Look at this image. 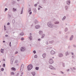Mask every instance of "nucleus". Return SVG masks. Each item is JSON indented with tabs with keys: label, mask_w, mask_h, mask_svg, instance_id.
Returning <instances> with one entry per match:
<instances>
[{
	"label": "nucleus",
	"mask_w": 76,
	"mask_h": 76,
	"mask_svg": "<svg viewBox=\"0 0 76 76\" xmlns=\"http://www.w3.org/2000/svg\"><path fill=\"white\" fill-rule=\"evenodd\" d=\"M3 66L4 67H5V66H6V64H3Z\"/></svg>",
	"instance_id": "obj_32"
},
{
	"label": "nucleus",
	"mask_w": 76,
	"mask_h": 76,
	"mask_svg": "<svg viewBox=\"0 0 76 76\" xmlns=\"http://www.w3.org/2000/svg\"><path fill=\"white\" fill-rule=\"evenodd\" d=\"M23 7H22V9L21 10V12L20 13L21 15L22 14V13H23Z\"/></svg>",
	"instance_id": "obj_19"
},
{
	"label": "nucleus",
	"mask_w": 76,
	"mask_h": 76,
	"mask_svg": "<svg viewBox=\"0 0 76 76\" xmlns=\"http://www.w3.org/2000/svg\"><path fill=\"white\" fill-rule=\"evenodd\" d=\"M18 63V61L16 60L15 61V63Z\"/></svg>",
	"instance_id": "obj_33"
},
{
	"label": "nucleus",
	"mask_w": 76,
	"mask_h": 76,
	"mask_svg": "<svg viewBox=\"0 0 76 76\" xmlns=\"http://www.w3.org/2000/svg\"><path fill=\"white\" fill-rule=\"evenodd\" d=\"M1 70L2 72H3V71H4V68H2L1 69Z\"/></svg>",
	"instance_id": "obj_27"
},
{
	"label": "nucleus",
	"mask_w": 76,
	"mask_h": 76,
	"mask_svg": "<svg viewBox=\"0 0 76 76\" xmlns=\"http://www.w3.org/2000/svg\"><path fill=\"white\" fill-rule=\"evenodd\" d=\"M9 46L10 47H11V42H10L9 44Z\"/></svg>",
	"instance_id": "obj_38"
},
{
	"label": "nucleus",
	"mask_w": 76,
	"mask_h": 76,
	"mask_svg": "<svg viewBox=\"0 0 76 76\" xmlns=\"http://www.w3.org/2000/svg\"><path fill=\"white\" fill-rule=\"evenodd\" d=\"M33 52L34 53V54H36V51L34 50L33 51Z\"/></svg>",
	"instance_id": "obj_37"
},
{
	"label": "nucleus",
	"mask_w": 76,
	"mask_h": 76,
	"mask_svg": "<svg viewBox=\"0 0 76 76\" xmlns=\"http://www.w3.org/2000/svg\"><path fill=\"white\" fill-rule=\"evenodd\" d=\"M66 3L68 5H69L70 4V1H66Z\"/></svg>",
	"instance_id": "obj_11"
},
{
	"label": "nucleus",
	"mask_w": 76,
	"mask_h": 76,
	"mask_svg": "<svg viewBox=\"0 0 76 76\" xmlns=\"http://www.w3.org/2000/svg\"><path fill=\"white\" fill-rule=\"evenodd\" d=\"M60 73H61L62 74H64V72H63L62 71H61L60 72Z\"/></svg>",
	"instance_id": "obj_46"
},
{
	"label": "nucleus",
	"mask_w": 76,
	"mask_h": 76,
	"mask_svg": "<svg viewBox=\"0 0 76 76\" xmlns=\"http://www.w3.org/2000/svg\"><path fill=\"white\" fill-rule=\"evenodd\" d=\"M26 50V48H25L24 47H22L20 49L21 51H22V52H23L24 51H25Z\"/></svg>",
	"instance_id": "obj_5"
},
{
	"label": "nucleus",
	"mask_w": 76,
	"mask_h": 76,
	"mask_svg": "<svg viewBox=\"0 0 76 76\" xmlns=\"http://www.w3.org/2000/svg\"><path fill=\"white\" fill-rule=\"evenodd\" d=\"M19 75V73H17V76L18 75Z\"/></svg>",
	"instance_id": "obj_61"
},
{
	"label": "nucleus",
	"mask_w": 76,
	"mask_h": 76,
	"mask_svg": "<svg viewBox=\"0 0 76 76\" xmlns=\"http://www.w3.org/2000/svg\"><path fill=\"white\" fill-rule=\"evenodd\" d=\"M40 9V8H38V10H39Z\"/></svg>",
	"instance_id": "obj_62"
},
{
	"label": "nucleus",
	"mask_w": 76,
	"mask_h": 76,
	"mask_svg": "<svg viewBox=\"0 0 76 76\" xmlns=\"http://www.w3.org/2000/svg\"><path fill=\"white\" fill-rule=\"evenodd\" d=\"M70 69H71L72 71H73V69H72V68H70Z\"/></svg>",
	"instance_id": "obj_51"
},
{
	"label": "nucleus",
	"mask_w": 76,
	"mask_h": 76,
	"mask_svg": "<svg viewBox=\"0 0 76 76\" xmlns=\"http://www.w3.org/2000/svg\"><path fill=\"white\" fill-rule=\"evenodd\" d=\"M8 9L7 8H5V12H6V11H7V10Z\"/></svg>",
	"instance_id": "obj_41"
},
{
	"label": "nucleus",
	"mask_w": 76,
	"mask_h": 76,
	"mask_svg": "<svg viewBox=\"0 0 76 76\" xmlns=\"http://www.w3.org/2000/svg\"><path fill=\"white\" fill-rule=\"evenodd\" d=\"M66 56H68L69 54L68 52H67L65 53Z\"/></svg>",
	"instance_id": "obj_23"
},
{
	"label": "nucleus",
	"mask_w": 76,
	"mask_h": 76,
	"mask_svg": "<svg viewBox=\"0 0 76 76\" xmlns=\"http://www.w3.org/2000/svg\"><path fill=\"white\" fill-rule=\"evenodd\" d=\"M39 35H41L42 34V31H39Z\"/></svg>",
	"instance_id": "obj_17"
},
{
	"label": "nucleus",
	"mask_w": 76,
	"mask_h": 76,
	"mask_svg": "<svg viewBox=\"0 0 76 76\" xmlns=\"http://www.w3.org/2000/svg\"><path fill=\"white\" fill-rule=\"evenodd\" d=\"M69 69L67 70V72H69Z\"/></svg>",
	"instance_id": "obj_60"
},
{
	"label": "nucleus",
	"mask_w": 76,
	"mask_h": 76,
	"mask_svg": "<svg viewBox=\"0 0 76 76\" xmlns=\"http://www.w3.org/2000/svg\"><path fill=\"white\" fill-rule=\"evenodd\" d=\"M34 58H37V55H35L34 56Z\"/></svg>",
	"instance_id": "obj_40"
},
{
	"label": "nucleus",
	"mask_w": 76,
	"mask_h": 76,
	"mask_svg": "<svg viewBox=\"0 0 76 76\" xmlns=\"http://www.w3.org/2000/svg\"><path fill=\"white\" fill-rule=\"evenodd\" d=\"M41 40V39H38V41H40Z\"/></svg>",
	"instance_id": "obj_53"
},
{
	"label": "nucleus",
	"mask_w": 76,
	"mask_h": 76,
	"mask_svg": "<svg viewBox=\"0 0 76 76\" xmlns=\"http://www.w3.org/2000/svg\"><path fill=\"white\" fill-rule=\"evenodd\" d=\"M73 37H74L73 35H72L70 38V39H69L70 41H72V40H73Z\"/></svg>",
	"instance_id": "obj_9"
},
{
	"label": "nucleus",
	"mask_w": 76,
	"mask_h": 76,
	"mask_svg": "<svg viewBox=\"0 0 76 76\" xmlns=\"http://www.w3.org/2000/svg\"><path fill=\"white\" fill-rule=\"evenodd\" d=\"M21 40V41H23V40H24V38H23V37L22 38Z\"/></svg>",
	"instance_id": "obj_44"
},
{
	"label": "nucleus",
	"mask_w": 76,
	"mask_h": 76,
	"mask_svg": "<svg viewBox=\"0 0 76 76\" xmlns=\"http://www.w3.org/2000/svg\"><path fill=\"white\" fill-rule=\"evenodd\" d=\"M39 7H40V8H42V7L41 6L39 5Z\"/></svg>",
	"instance_id": "obj_54"
},
{
	"label": "nucleus",
	"mask_w": 76,
	"mask_h": 76,
	"mask_svg": "<svg viewBox=\"0 0 76 76\" xmlns=\"http://www.w3.org/2000/svg\"><path fill=\"white\" fill-rule=\"evenodd\" d=\"M10 25V23L9 22H8L7 23V25Z\"/></svg>",
	"instance_id": "obj_50"
},
{
	"label": "nucleus",
	"mask_w": 76,
	"mask_h": 76,
	"mask_svg": "<svg viewBox=\"0 0 76 76\" xmlns=\"http://www.w3.org/2000/svg\"><path fill=\"white\" fill-rule=\"evenodd\" d=\"M24 68V65L23 64H21V65L20 71V72H22L23 70V69Z\"/></svg>",
	"instance_id": "obj_3"
},
{
	"label": "nucleus",
	"mask_w": 76,
	"mask_h": 76,
	"mask_svg": "<svg viewBox=\"0 0 76 76\" xmlns=\"http://www.w3.org/2000/svg\"><path fill=\"white\" fill-rule=\"evenodd\" d=\"M35 69L36 70H39V67H36Z\"/></svg>",
	"instance_id": "obj_26"
},
{
	"label": "nucleus",
	"mask_w": 76,
	"mask_h": 76,
	"mask_svg": "<svg viewBox=\"0 0 76 76\" xmlns=\"http://www.w3.org/2000/svg\"><path fill=\"white\" fill-rule=\"evenodd\" d=\"M40 26H39L37 25L36 26H35V28H36V29H38V28H40Z\"/></svg>",
	"instance_id": "obj_13"
},
{
	"label": "nucleus",
	"mask_w": 76,
	"mask_h": 76,
	"mask_svg": "<svg viewBox=\"0 0 76 76\" xmlns=\"http://www.w3.org/2000/svg\"><path fill=\"white\" fill-rule=\"evenodd\" d=\"M28 12H30L31 11V8H29L28 10Z\"/></svg>",
	"instance_id": "obj_30"
},
{
	"label": "nucleus",
	"mask_w": 76,
	"mask_h": 76,
	"mask_svg": "<svg viewBox=\"0 0 76 76\" xmlns=\"http://www.w3.org/2000/svg\"><path fill=\"white\" fill-rule=\"evenodd\" d=\"M46 44L47 45H48V41L46 42Z\"/></svg>",
	"instance_id": "obj_43"
},
{
	"label": "nucleus",
	"mask_w": 76,
	"mask_h": 76,
	"mask_svg": "<svg viewBox=\"0 0 76 76\" xmlns=\"http://www.w3.org/2000/svg\"><path fill=\"white\" fill-rule=\"evenodd\" d=\"M13 59H11V64H13Z\"/></svg>",
	"instance_id": "obj_15"
},
{
	"label": "nucleus",
	"mask_w": 76,
	"mask_h": 76,
	"mask_svg": "<svg viewBox=\"0 0 76 76\" xmlns=\"http://www.w3.org/2000/svg\"><path fill=\"white\" fill-rule=\"evenodd\" d=\"M4 29L5 31L6 30V26H5V25L4 26Z\"/></svg>",
	"instance_id": "obj_45"
},
{
	"label": "nucleus",
	"mask_w": 76,
	"mask_h": 76,
	"mask_svg": "<svg viewBox=\"0 0 76 76\" xmlns=\"http://www.w3.org/2000/svg\"><path fill=\"white\" fill-rule=\"evenodd\" d=\"M15 74V73H14V72H11V75H14Z\"/></svg>",
	"instance_id": "obj_31"
},
{
	"label": "nucleus",
	"mask_w": 76,
	"mask_h": 76,
	"mask_svg": "<svg viewBox=\"0 0 76 76\" xmlns=\"http://www.w3.org/2000/svg\"><path fill=\"white\" fill-rule=\"evenodd\" d=\"M49 63L51 64H53V63H54V61H53V59L51 58L49 60Z\"/></svg>",
	"instance_id": "obj_6"
},
{
	"label": "nucleus",
	"mask_w": 76,
	"mask_h": 76,
	"mask_svg": "<svg viewBox=\"0 0 76 76\" xmlns=\"http://www.w3.org/2000/svg\"><path fill=\"white\" fill-rule=\"evenodd\" d=\"M29 15H31L32 14V12H30L29 13Z\"/></svg>",
	"instance_id": "obj_52"
},
{
	"label": "nucleus",
	"mask_w": 76,
	"mask_h": 76,
	"mask_svg": "<svg viewBox=\"0 0 76 76\" xmlns=\"http://www.w3.org/2000/svg\"><path fill=\"white\" fill-rule=\"evenodd\" d=\"M72 58H75V56H72Z\"/></svg>",
	"instance_id": "obj_56"
},
{
	"label": "nucleus",
	"mask_w": 76,
	"mask_h": 76,
	"mask_svg": "<svg viewBox=\"0 0 76 76\" xmlns=\"http://www.w3.org/2000/svg\"><path fill=\"white\" fill-rule=\"evenodd\" d=\"M48 26L50 28H52V27H53V25H52L50 21H49L48 23Z\"/></svg>",
	"instance_id": "obj_2"
},
{
	"label": "nucleus",
	"mask_w": 76,
	"mask_h": 76,
	"mask_svg": "<svg viewBox=\"0 0 76 76\" xmlns=\"http://www.w3.org/2000/svg\"><path fill=\"white\" fill-rule=\"evenodd\" d=\"M68 8V7H67V6H65V9L66 10H67V9Z\"/></svg>",
	"instance_id": "obj_34"
},
{
	"label": "nucleus",
	"mask_w": 76,
	"mask_h": 76,
	"mask_svg": "<svg viewBox=\"0 0 76 76\" xmlns=\"http://www.w3.org/2000/svg\"><path fill=\"white\" fill-rule=\"evenodd\" d=\"M35 24H36V23H37V20H35Z\"/></svg>",
	"instance_id": "obj_47"
},
{
	"label": "nucleus",
	"mask_w": 76,
	"mask_h": 76,
	"mask_svg": "<svg viewBox=\"0 0 76 76\" xmlns=\"http://www.w3.org/2000/svg\"><path fill=\"white\" fill-rule=\"evenodd\" d=\"M66 16H64L63 17V18H62V20H65V19H66Z\"/></svg>",
	"instance_id": "obj_28"
},
{
	"label": "nucleus",
	"mask_w": 76,
	"mask_h": 76,
	"mask_svg": "<svg viewBox=\"0 0 76 76\" xmlns=\"http://www.w3.org/2000/svg\"><path fill=\"white\" fill-rule=\"evenodd\" d=\"M3 51H4V49H3L1 48V53H4V52Z\"/></svg>",
	"instance_id": "obj_14"
},
{
	"label": "nucleus",
	"mask_w": 76,
	"mask_h": 76,
	"mask_svg": "<svg viewBox=\"0 0 76 76\" xmlns=\"http://www.w3.org/2000/svg\"><path fill=\"white\" fill-rule=\"evenodd\" d=\"M8 17L9 18H11V15H8Z\"/></svg>",
	"instance_id": "obj_36"
},
{
	"label": "nucleus",
	"mask_w": 76,
	"mask_h": 76,
	"mask_svg": "<svg viewBox=\"0 0 76 76\" xmlns=\"http://www.w3.org/2000/svg\"><path fill=\"white\" fill-rule=\"evenodd\" d=\"M31 74L33 76H35V72H32L31 73Z\"/></svg>",
	"instance_id": "obj_12"
},
{
	"label": "nucleus",
	"mask_w": 76,
	"mask_h": 76,
	"mask_svg": "<svg viewBox=\"0 0 76 76\" xmlns=\"http://www.w3.org/2000/svg\"><path fill=\"white\" fill-rule=\"evenodd\" d=\"M11 70H14V71H15V70H16V69L15 68L13 67L11 68Z\"/></svg>",
	"instance_id": "obj_21"
},
{
	"label": "nucleus",
	"mask_w": 76,
	"mask_h": 76,
	"mask_svg": "<svg viewBox=\"0 0 76 76\" xmlns=\"http://www.w3.org/2000/svg\"><path fill=\"white\" fill-rule=\"evenodd\" d=\"M68 30V28H66L65 29V32H66V31H67V30Z\"/></svg>",
	"instance_id": "obj_29"
},
{
	"label": "nucleus",
	"mask_w": 76,
	"mask_h": 76,
	"mask_svg": "<svg viewBox=\"0 0 76 76\" xmlns=\"http://www.w3.org/2000/svg\"><path fill=\"white\" fill-rule=\"evenodd\" d=\"M73 70H76V68L75 67H73Z\"/></svg>",
	"instance_id": "obj_42"
},
{
	"label": "nucleus",
	"mask_w": 76,
	"mask_h": 76,
	"mask_svg": "<svg viewBox=\"0 0 76 76\" xmlns=\"http://www.w3.org/2000/svg\"><path fill=\"white\" fill-rule=\"evenodd\" d=\"M5 37H8V35H6Z\"/></svg>",
	"instance_id": "obj_57"
},
{
	"label": "nucleus",
	"mask_w": 76,
	"mask_h": 76,
	"mask_svg": "<svg viewBox=\"0 0 76 76\" xmlns=\"http://www.w3.org/2000/svg\"><path fill=\"white\" fill-rule=\"evenodd\" d=\"M23 72H21V75H23Z\"/></svg>",
	"instance_id": "obj_58"
},
{
	"label": "nucleus",
	"mask_w": 76,
	"mask_h": 76,
	"mask_svg": "<svg viewBox=\"0 0 76 76\" xmlns=\"http://www.w3.org/2000/svg\"><path fill=\"white\" fill-rule=\"evenodd\" d=\"M55 24H58L59 23V22L56 21L54 23Z\"/></svg>",
	"instance_id": "obj_25"
},
{
	"label": "nucleus",
	"mask_w": 76,
	"mask_h": 76,
	"mask_svg": "<svg viewBox=\"0 0 76 76\" xmlns=\"http://www.w3.org/2000/svg\"><path fill=\"white\" fill-rule=\"evenodd\" d=\"M49 68L51 70H56V68H54L53 66L51 65L49 66Z\"/></svg>",
	"instance_id": "obj_4"
},
{
	"label": "nucleus",
	"mask_w": 76,
	"mask_h": 76,
	"mask_svg": "<svg viewBox=\"0 0 76 76\" xmlns=\"http://www.w3.org/2000/svg\"><path fill=\"white\" fill-rule=\"evenodd\" d=\"M42 36L41 38H44V37H45V34H42Z\"/></svg>",
	"instance_id": "obj_20"
},
{
	"label": "nucleus",
	"mask_w": 76,
	"mask_h": 76,
	"mask_svg": "<svg viewBox=\"0 0 76 76\" xmlns=\"http://www.w3.org/2000/svg\"><path fill=\"white\" fill-rule=\"evenodd\" d=\"M62 66L64 67H65V66L64 65V63H62Z\"/></svg>",
	"instance_id": "obj_35"
},
{
	"label": "nucleus",
	"mask_w": 76,
	"mask_h": 76,
	"mask_svg": "<svg viewBox=\"0 0 76 76\" xmlns=\"http://www.w3.org/2000/svg\"><path fill=\"white\" fill-rule=\"evenodd\" d=\"M43 2L45 3L46 1V0H43Z\"/></svg>",
	"instance_id": "obj_49"
},
{
	"label": "nucleus",
	"mask_w": 76,
	"mask_h": 76,
	"mask_svg": "<svg viewBox=\"0 0 76 76\" xmlns=\"http://www.w3.org/2000/svg\"><path fill=\"white\" fill-rule=\"evenodd\" d=\"M58 57H63V54L61 53H59L58 54Z\"/></svg>",
	"instance_id": "obj_7"
},
{
	"label": "nucleus",
	"mask_w": 76,
	"mask_h": 76,
	"mask_svg": "<svg viewBox=\"0 0 76 76\" xmlns=\"http://www.w3.org/2000/svg\"><path fill=\"white\" fill-rule=\"evenodd\" d=\"M3 61H5V59H4L3 60Z\"/></svg>",
	"instance_id": "obj_63"
},
{
	"label": "nucleus",
	"mask_w": 76,
	"mask_h": 76,
	"mask_svg": "<svg viewBox=\"0 0 76 76\" xmlns=\"http://www.w3.org/2000/svg\"><path fill=\"white\" fill-rule=\"evenodd\" d=\"M46 55V53H44L42 55V57L43 58H45V56Z\"/></svg>",
	"instance_id": "obj_16"
},
{
	"label": "nucleus",
	"mask_w": 76,
	"mask_h": 76,
	"mask_svg": "<svg viewBox=\"0 0 76 76\" xmlns=\"http://www.w3.org/2000/svg\"><path fill=\"white\" fill-rule=\"evenodd\" d=\"M20 35L22 36L24 35V34L23 32H21L20 34Z\"/></svg>",
	"instance_id": "obj_24"
},
{
	"label": "nucleus",
	"mask_w": 76,
	"mask_h": 76,
	"mask_svg": "<svg viewBox=\"0 0 76 76\" xmlns=\"http://www.w3.org/2000/svg\"><path fill=\"white\" fill-rule=\"evenodd\" d=\"M33 68V66L32 64H30L27 66V69L28 70H31Z\"/></svg>",
	"instance_id": "obj_1"
},
{
	"label": "nucleus",
	"mask_w": 76,
	"mask_h": 76,
	"mask_svg": "<svg viewBox=\"0 0 76 76\" xmlns=\"http://www.w3.org/2000/svg\"><path fill=\"white\" fill-rule=\"evenodd\" d=\"M50 53L51 54H55V52L54 51L52 50L50 52Z\"/></svg>",
	"instance_id": "obj_10"
},
{
	"label": "nucleus",
	"mask_w": 76,
	"mask_h": 76,
	"mask_svg": "<svg viewBox=\"0 0 76 76\" xmlns=\"http://www.w3.org/2000/svg\"><path fill=\"white\" fill-rule=\"evenodd\" d=\"M71 54L72 55H73L74 54V53H73L72 52L71 53Z\"/></svg>",
	"instance_id": "obj_59"
},
{
	"label": "nucleus",
	"mask_w": 76,
	"mask_h": 76,
	"mask_svg": "<svg viewBox=\"0 0 76 76\" xmlns=\"http://www.w3.org/2000/svg\"><path fill=\"white\" fill-rule=\"evenodd\" d=\"M3 42H4H4H5V41H3Z\"/></svg>",
	"instance_id": "obj_64"
},
{
	"label": "nucleus",
	"mask_w": 76,
	"mask_h": 76,
	"mask_svg": "<svg viewBox=\"0 0 76 76\" xmlns=\"http://www.w3.org/2000/svg\"><path fill=\"white\" fill-rule=\"evenodd\" d=\"M37 5H38V4H34V6H35V7H37Z\"/></svg>",
	"instance_id": "obj_39"
},
{
	"label": "nucleus",
	"mask_w": 76,
	"mask_h": 76,
	"mask_svg": "<svg viewBox=\"0 0 76 76\" xmlns=\"http://www.w3.org/2000/svg\"><path fill=\"white\" fill-rule=\"evenodd\" d=\"M18 52L16 51V52H15V54H18Z\"/></svg>",
	"instance_id": "obj_48"
},
{
	"label": "nucleus",
	"mask_w": 76,
	"mask_h": 76,
	"mask_svg": "<svg viewBox=\"0 0 76 76\" xmlns=\"http://www.w3.org/2000/svg\"><path fill=\"white\" fill-rule=\"evenodd\" d=\"M13 11L14 12H16V9H15V8H13Z\"/></svg>",
	"instance_id": "obj_18"
},
{
	"label": "nucleus",
	"mask_w": 76,
	"mask_h": 76,
	"mask_svg": "<svg viewBox=\"0 0 76 76\" xmlns=\"http://www.w3.org/2000/svg\"><path fill=\"white\" fill-rule=\"evenodd\" d=\"M30 37H29V39H30V40H32V34L30 33Z\"/></svg>",
	"instance_id": "obj_8"
},
{
	"label": "nucleus",
	"mask_w": 76,
	"mask_h": 76,
	"mask_svg": "<svg viewBox=\"0 0 76 76\" xmlns=\"http://www.w3.org/2000/svg\"><path fill=\"white\" fill-rule=\"evenodd\" d=\"M49 42L50 44H53V42H54V41L53 40H52V41H49Z\"/></svg>",
	"instance_id": "obj_22"
},
{
	"label": "nucleus",
	"mask_w": 76,
	"mask_h": 76,
	"mask_svg": "<svg viewBox=\"0 0 76 76\" xmlns=\"http://www.w3.org/2000/svg\"><path fill=\"white\" fill-rule=\"evenodd\" d=\"M12 21H13V22H14V23H15V20H12Z\"/></svg>",
	"instance_id": "obj_55"
}]
</instances>
